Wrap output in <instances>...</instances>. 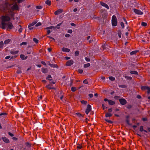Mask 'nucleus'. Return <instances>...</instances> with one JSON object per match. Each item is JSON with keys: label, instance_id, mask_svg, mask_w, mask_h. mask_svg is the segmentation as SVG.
<instances>
[{"label": "nucleus", "instance_id": "1", "mask_svg": "<svg viewBox=\"0 0 150 150\" xmlns=\"http://www.w3.org/2000/svg\"><path fill=\"white\" fill-rule=\"evenodd\" d=\"M1 28L3 29H5L7 26L6 22L10 20V18L7 16H3L1 17Z\"/></svg>", "mask_w": 150, "mask_h": 150}, {"label": "nucleus", "instance_id": "2", "mask_svg": "<svg viewBox=\"0 0 150 150\" xmlns=\"http://www.w3.org/2000/svg\"><path fill=\"white\" fill-rule=\"evenodd\" d=\"M117 21L116 17L115 15H113L112 18V24L113 26H115L117 25Z\"/></svg>", "mask_w": 150, "mask_h": 150}, {"label": "nucleus", "instance_id": "3", "mask_svg": "<svg viewBox=\"0 0 150 150\" xmlns=\"http://www.w3.org/2000/svg\"><path fill=\"white\" fill-rule=\"evenodd\" d=\"M141 88L142 91H146L148 94H149L150 93V87L149 86H142L141 87Z\"/></svg>", "mask_w": 150, "mask_h": 150}, {"label": "nucleus", "instance_id": "4", "mask_svg": "<svg viewBox=\"0 0 150 150\" xmlns=\"http://www.w3.org/2000/svg\"><path fill=\"white\" fill-rule=\"evenodd\" d=\"M133 11L137 15H142L143 14V12L139 9L134 8L133 10Z\"/></svg>", "mask_w": 150, "mask_h": 150}, {"label": "nucleus", "instance_id": "5", "mask_svg": "<svg viewBox=\"0 0 150 150\" xmlns=\"http://www.w3.org/2000/svg\"><path fill=\"white\" fill-rule=\"evenodd\" d=\"M91 106L90 105H87L85 112L86 114H88L89 112L91 111Z\"/></svg>", "mask_w": 150, "mask_h": 150}, {"label": "nucleus", "instance_id": "6", "mask_svg": "<svg viewBox=\"0 0 150 150\" xmlns=\"http://www.w3.org/2000/svg\"><path fill=\"white\" fill-rule=\"evenodd\" d=\"M74 61L72 60L68 61L66 63V65L68 66H70L73 64Z\"/></svg>", "mask_w": 150, "mask_h": 150}, {"label": "nucleus", "instance_id": "7", "mask_svg": "<svg viewBox=\"0 0 150 150\" xmlns=\"http://www.w3.org/2000/svg\"><path fill=\"white\" fill-rule=\"evenodd\" d=\"M63 11L62 9H59L54 12V14L55 15H58L61 13Z\"/></svg>", "mask_w": 150, "mask_h": 150}, {"label": "nucleus", "instance_id": "8", "mask_svg": "<svg viewBox=\"0 0 150 150\" xmlns=\"http://www.w3.org/2000/svg\"><path fill=\"white\" fill-rule=\"evenodd\" d=\"M119 100L120 103L122 105H124L126 103V101L124 99H120Z\"/></svg>", "mask_w": 150, "mask_h": 150}, {"label": "nucleus", "instance_id": "9", "mask_svg": "<svg viewBox=\"0 0 150 150\" xmlns=\"http://www.w3.org/2000/svg\"><path fill=\"white\" fill-rule=\"evenodd\" d=\"M78 88L79 89H80V91L82 90L84 91V90H85L86 89L87 87L85 85H83L81 86L80 87H79Z\"/></svg>", "mask_w": 150, "mask_h": 150}, {"label": "nucleus", "instance_id": "10", "mask_svg": "<svg viewBox=\"0 0 150 150\" xmlns=\"http://www.w3.org/2000/svg\"><path fill=\"white\" fill-rule=\"evenodd\" d=\"M100 5L106 8L107 9H109V7L108 5L106 4V3H104L102 2H100Z\"/></svg>", "mask_w": 150, "mask_h": 150}, {"label": "nucleus", "instance_id": "11", "mask_svg": "<svg viewBox=\"0 0 150 150\" xmlns=\"http://www.w3.org/2000/svg\"><path fill=\"white\" fill-rule=\"evenodd\" d=\"M7 26L6 28L8 27V28L9 29H12L13 28V26L11 23L9 22L7 23Z\"/></svg>", "mask_w": 150, "mask_h": 150}, {"label": "nucleus", "instance_id": "12", "mask_svg": "<svg viewBox=\"0 0 150 150\" xmlns=\"http://www.w3.org/2000/svg\"><path fill=\"white\" fill-rule=\"evenodd\" d=\"M2 139L3 141L6 143H8L10 141L9 140L7 139L6 137H4L2 138Z\"/></svg>", "mask_w": 150, "mask_h": 150}, {"label": "nucleus", "instance_id": "13", "mask_svg": "<svg viewBox=\"0 0 150 150\" xmlns=\"http://www.w3.org/2000/svg\"><path fill=\"white\" fill-rule=\"evenodd\" d=\"M110 47L107 44H104L102 45V48L103 50H107Z\"/></svg>", "mask_w": 150, "mask_h": 150}, {"label": "nucleus", "instance_id": "14", "mask_svg": "<svg viewBox=\"0 0 150 150\" xmlns=\"http://www.w3.org/2000/svg\"><path fill=\"white\" fill-rule=\"evenodd\" d=\"M62 51L66 52H69L70 51V50L69 49L64 47L62 48Z\"/></svg>", "mask_w": 150, "mask_h": 150}, {"label": "nucleus", "instance_id": "15", "mask_svg": "<svg viewBox=\"0 0 150 150\" xmlns=\"http://www.w3.org/2000/svg\"><path fill=\"white\" fill-rule=\"evenodd\" d=\"M12 8L13 10H18L19 8L17 5L14 4L12 7Z\"/></svg>", "mask_w": 150, "mask_h": 150}, {"label": "nucleus", "instance_id": "16", "mask_svg": "<svg viewBox=\"0 0 150 150\" xmlns=\"http://www.w3.org/2000/svg\"><path fill=\"white\" fill-rule=\"evenodd\" d=\"M20 58L22 60H23L27 59L28 57L27 56L25 57L24 54H21L20 55Z\"/></svg>", "mask_w": 150, "mask_h": 150}, {"label": "nucleus", "instance_id": "17", "mask_svg": "<svg viewBox=\"0 0 150 150\" xmlns=\"http://www.w3.org/2000/svg\"><path fill=\"white\" fill-rule=\"evenodd\" d=\"M18 52V51H15L13 50H11L10 51L11 54H17Z\"/></svg>", "mask_w": 150, "mask_h": 150}, {"label": "nucleus", "instance_id": "18", "mask_svg": "<svg viewBox=\"0 0 150 150\" xmlns=\"http://www.w3.org/2000/svg\"><path fill=\"white\" fill-rule=\"evenodd\" d=\"M42 72L43 73H46L47 72V68H42L41 69Z\"/></svg>", "mask_w": 150, "mask_h": 150}, {"label": "nucleus", "instance_id": "19", "mask_svg": "<svg viewBox=\"0 0 150 150\" xmlns=\"http://www.w3.org/2000/svg\"><path fill=\"white\" fill-rule=\"evenodd\" d=\"M108 102L109 104L111 105H113L115 103L114 101L110 100H108Z\"/></svg>", "mask_w": 150, "mask_h": 150}, {"label": "nucleus", "instance_id": "20", "mask_svg": "<svg viewBox=\"0 0 150 150\" xmlns=\"http://www.w3.org/2000/svg\"><path fill=\"white\" fill-rule=\"evenodd\" d=\"M130 73L132 74H134L136 75H138V73L137 71H130Z\"/></svg>", "mask_w": 150, "mask_h": 150}, {"label": "nucleus", "instance_id": "21", "mask_svg": "<svg viewBox=\"0 0 150 150\" xmlns=\"http://www.w3.org/2000/svg\"><path fill=\"white\" fill-rule=\"evenodd\" d=\"M49 65L52 67L54 68H57L58 67V66L57 64H50Z\"/></svg>", "mask_w": 150, "mask_h": 150}, {"label": "nucleus", "instance_id": "22", "mask_svg": "<svg viewBox=\"0 0 150 150\" xmlns=\"http://www.w3.org/2000/svg\"><path fill=\"white\" fill-rule=\"evenodd\" d=\"M45 4L48 5V6H50L51 4V1L47 0L46 1Z\"/></svg>", "mask_w": 150, "mask_h": 150}, {"label": "nucleus", "instance_id": "23", "mask_svg": "<svg viewBox=\"0 0 150 150\" xmlns=\"http://www.w3.org/2000/svg\"><path fill=\"white\" fill-rule=\"evenodd\" d=\"M11 41V39H8L4 41V43L5 44H8Z\"/></svg>", "mask_w": 150, "mask_h": 150}, {"label": "nucleus", "instance_id": "24", "mask_svg": "<svg viewBox=\"0 0 150 150\" xmlns=\"http://www.w3.org/2000/svg\"><path fill=\"white\" fill-rule=\"evenodd\" d=\"M138 52V50L133 51L130 52V55H133L136 54Z\"/></svg>", "mask_w": 150, "mask_h": 150}, {"label": "nucleus", "instance_id": "25", "mask_svg": "<svg viewBox=\"0 0 150 150\" xmlns=\"http://www.w3.org/2000/svg\"><path fill=\"white\" fill-rule=\"evenodd\" d=\"M119 87L122 88H125L127 87V86L125 85H119Z\"/></svg>", "mask_w": 150, "mask_h": 150}, {"label": "nucleus", "instance_id": "26", "mask_svg": "<svg viewBox=\"0 0 150 150\" xmlns=\"http://www.w3.org/2000/svg\"><path fill=\"white\" fill-rule=\"evenodd\" d=\"M36 23V22H33L32 23H31L30 24L28 25V27H32V26H33Z\"/></svg>", "mask_w": 150, "mask_h": 150}, {"label": "nucleus", "instance_id": "27", "mask_svg": "<svg viewBox=\"0 0 150 150\" xmlns=\"http://www.w3.org/2000/svg\"><path fill=\"white\" fill-rule=\"evenodd\" d=\"M90 64L89 63H88L86 64H85L84 65V67L85 68H86L87 67H90Z\"/></svg>", "mask_w": 150, "mask_h": 150}, {"label": "nucleus", "instance_id": "28", "mask_svg": "<svg viewBox=\"0 0 150 150\" xmlns=\"http://www.w3.org/2000/svg\"><path fill=\"white\" fill-rule=\"evenodd\" d=\"M82 145L80 144H78L77 146V148L78 150L81 149V148H82Z\"/></svg>", "mask_w": 150, "mask_h": 150}, {"label": "nucleus", "instance_id": "29", "mask_svg": "<svg viewBox=\"0 0 150 150\" xmlns=\"http://www.w3.org/2000/svg\"><path fill=\"white\" fill-rule=\"evenodd\" d=\"M112 116V114L109 113H108L106 114L105 116L106 117H110Z\"/></svg>", "mask_w": 150, "mask_h": 150}, {"label": "nucleus", "instance_id": "30", "mask_svg": "<svg viewBox=\"0 0 150 150\" xmlns=\"http://www.w3.org/2000/svg\"><path fill=\"white\" fill-rule=\"evenodd\" d=\"M109 78L110 80L112 81H114L115 79L114 77L112 76L109 77Z\"/></svg>", "mask_w": 150, "mask_h": 150}, {"label": "nucleus", "instance_id": "31", "mask_svg": "<svg viewBox=\"0 0 150 150\" xmlns=\"http://www.w3.org/2000/svg\"><path fill=\"white\" fill-rule=\"evenodd\" d=\"M4 45V43L3 41H1L0 42V48H2Z\"/></svg>", "mask_w": 150, "mask_h": 150}, {"label": "nucleus", "instance_id": "32", "mask_svg": "<svg viewBox=\"0 0 150 150\" xmlns=\"http://www.w3.org/2000/svg\"><path fill=\"white\" fill-rule=\"evenodd\" d=\"M51 78H52V76H51V75H48L47 76V79H48V80L50 81H52V79H51Z\"/></svg>", "mask_w": 150, "mask_h": 150}, {"label": "nucleus", "instance_id": "33", "mask_svg": "<svg viewBox=\"0 0 150 150\" xmlns=\"http://www.w3.org/2000/svg\"><path fill=\"white\" fill-rule=\"evenodd\" d=\"M71 90L72 91L74 92L76 91V87H72L71 88Z\"/></svg>", "mask_w": 150, "mask_h": 150}, {"label": "nucleus", "instance_id": "34", "mask_svg": "<svg viewBox=\"0 0 150 150\" xmlns=\"http://www.w3.org/2000/svg\"><path fill=\"white\" fill-rule=\"evenodd\" d=\"M33 40L36 43H38V40L35 38H33Z\"/></svg>", "mask_w": 150, "mask_h": 150}, {"label": "nucleus", "instance_id": "35", "mask_svg": "<svg viewBox=\"0 0 150 150\" xmlns=\"http://www.w3.org/2000/svg\"><path fill=\"white\" fill-rule=\"evenodd\" d=\"M141 25L142 26L145 27L147 25V23L143 22H142Z\"/></svg>", "mask_w": 150, "mask_h": 150}, {"label": "nucleus", "instance_id": "36", "mask_svg": "<svg viewBox=\"0 0 150 150\" xmlns=\"http://www.w3.org/2000/svg\"><path fill=\"white\" fill-rule=\"evenodd\" d=\"M81 102L82 104L85 105L87 104V101L83 100L81 101Z\"/></svg>", "mask_w": 150, "mask_h": 150}, {"label": "nucleus", "instance_id": "37", "mask_svg": "<svg viewBox=\"0 0 150 150\" xmlns=\"http://www.w3.org/2000/svg\"><path fill=\"white\" fill-rule=\"evenodd\" d=\"M54 28V26H51L47 27L45 28V29H47V30H49V29H51L53 28Z\"/></svg>", "mask_w": 150, "mask_h": 150}, {"label": "nucleus", "instance_id": "38", "mask_svg": "<svg viewBox=\"0 0 150 150\" xmlns=\"http://www.w3.org/2000/svg\"><path fill=\"white\" fill-rule=\"evenodd\" d=\"M125 78L129 80H131L132 79V77L131 76H125Z\"/></svg>", "mask_w": 150, "mask_h": 150}, {"label": "nucleus", "instance_id": "39", "mask_svg": "<svg viewBox=\"0 0 150 150\" xmlns=\"http://www.w3.org/2000/svg\"><path fill=\"white\" fill-rule=\"evenodd\" d=\"M79 51H76L75 52V55L76 56H78L79 55Z\"/></svg>", "mask_w": 150, "mask_h": 150}, {"label": "nucleus", "instance_id": "40", "mask_svg": "<svg viewBox=\"0 0 150 150\" xmlns=\"http://www.w3.org/2000/svg\"><path fill=\"white\" fill-rule=\"evenodd\" d=\"M62 24V23H60L58 24L56 26V28H57V29H59L60 28L59 26L61 25Z\"/></svg>", "mask_w": 150, "mask_h": 150}, {"label": "nucleus", "instance_id": "41", "mask_svg": "<svg viewBox=\"0 0 150 150\" xmlns=\"http://www.w3.org/2000/svg\"><path fill=\"white\" fill-rule=\"evenodd\" d=\"M26 145L27 147H29L31 146V144L29 142H27L26 143Z\"/></svg>", "mask_w": 150, "mask_h": 150}, {"label": "nucleus", "instance_id": "42", "mask_svg": "<svg viewBox=\"0 0 150 150\" xmlns=\"http://www.w3.org/2000/svg\"><path fill=\"white\" fill-rule=\"evenodd\" d=\"M120 25H121L122 27V28H124L125 26H124V24L123 22H121L120 23Z\"/></svg>", "mask_w": 150, "mask_h": 150}, {"label": "nucleus", "instance_id": "43", "mask_svg": "<svg viewBox=\"0 0 150 150\" xmlns=\"http://www.w3.org/2000/svg\"><path fill=\"white\" fill-rule=\"evenodd\" d=\"M118 36L120 38L121 36V33L120 31H118Z\"/></svg>", "mask_w": 150, "mask_h": 150}, {"label": "nucleus", "instance_id": "44", "mask_svg": "<svg viewBox=\"0 0 150 150\" xmlns=\"http://www.w3.org/2000/svg\"><path fill=\"white\" fill-rule=\"evenodd\" d=\"M36 7L37 9H41L42 8V7L41 6H37Z\"/></svg>", "mask_w": 150, "mask_h": 150}, {"label": "nucleus", "instance_id": "45", "mask_svg": "<svg viewBox=\"0 0 150 150\" xmlns=\"http://www.w3.org/2000/svg\"><path fill=\"white\" fill-rule=\"evenodd\" d=\"M41 23L39 22L35 25V26L37 27L41 25Z\"/></svg>", "mask_w": 150, "mask_h": 150}, {"label": "nucleus", "instance_id": "46", "mask_svg": "<svg viewBox=\"0 0 150 150\" xmlns=\"http://www.w3.org/2000/svg\"><path fill=\"white\" fill-rule=\"evenodd\" d=\"M83 83L85 84H88V82L86 79H85L83 81Z\"/></svg>", "mask_w": 150, "mask_h": 150}, {"label": "nucleus", "instance_id": "47", "mask_svg": "<svg viewBox=\"0 0 150 150\" xmlns=\"http://www.w3.org/2000/svg\"><path fill=\"white\" fill-rule=\"evenodd\" d=\"M85 59L87 62H90V59L87 57H85Z\"/></svg>", "mask_w": 150, "mask_h": 150}, {"label": "nucleus", "instance_id": "48", "mask_svg": "<svg viewBox=\"0 0 150 150\" xmlns=\"http://www.w3.org/2000/svg\"><path fill=\"white\" fill-rule=\"evenodd\" d=\"M143 126H140V132H142L144 130V129H143Z\"/></svg>", "mask_w": 150, "mask_h": 150}, {"label": "nucleus", "instance_id": "49", "mask_svg": "<svg viewBox=\"0 0 150 150\" xmlns=\"http://www.w3.org/2000/svg\"><path fill=\"white\" fill-rule=\"evenodd\" d=\"M7 114L6 112H3L1 113H0V116L1 115H6Z\"/></svg>", "mask_w": 150, "mask_h": 150}, {"label": "nucleus", "instance_id": "50", "mask_svg": "<svg viewBox=\"0 0 150 150\" xmlns=\"http://www.w3.org/2000/svg\"><path fill=\"white\" fill-rule=\"evenodd\" d=\"M123 18L124 20V21L125 22V24H126L127 25H128L126 19H125V18L124 17H123Z\"/></svg>", "mask_w": 150, "mask_h": 150}, {"label": "nucleus", "instance_id": "51", "mask_svg": "<svg viewBox=\"0 0 150 150\" xmlns=\"http://www.w3.org/2000/svg\"><path fill=\"white\" fill-rule=\"evenodd\" d=\"M8 134L11 137H12L14 136L13 134L11 133L10 132H8Z\"/></svg>", "mask_w": 150, "mask_h": 150}, {"label": "nucleus", "instance_id": "52", "mask_svg": "<svg viewBox=\"0 0 150 150\" xmlns=\"http://www.w3.org/2000/svg\"><path fill=\"white\" fill-rule=\"evenodd\" d=\"M76 114L79 117H81L82 116V115L79 113H77Z\"/></svg>", "mask_w": 150, "mask_h": 150}, {"label": "nucleus", "instance_id": "53", "mask_svg": "<svg viewBox=\"0 0 150 150\" xmlns=\"http://www.w3.org/2000/svg\"><path fill=\"white\" fill-rule=\"evenodd\" d=\"M23 30L22 28L21 27L18 30V31L19 33H21Z\"/></svg>", "mask_w": 150, "mask_h": 150}, {"label": "nucleus", "instance_id": "54", "mask_svg": "<svg viewBox=\"0 0 150 150\" xmlns=\"http://www.w3.org/2000/svg\"><path fill=\"white\" fill-rule=\"evenodd\" d=\"M80 74H82L83 72V71L82 69H79L78 70Z\"/></svg>", "mask_w": 150, "mask_h": 150}, {"label": "nucleus", "instance_id": "55", "mask_svg": "<svg viewBox=\"0 0 150 150\" xmlns=\"http://www.w3.org/2000/svg\"><path fill=\"white\" fill-rule=\"evenodd\" d=\"M26 44H27V43L26 42H23L22 43H21V45H26Z\"/></svg>", "mask_w": 150, "mask_h": 150}, {"label": "nucleus", "instance_id": "56", "mask_svg": "<svg viewBox=\"0 0 150 150\" xmlns=\"http://www.w3.org/2000/svg\"><path fill=\"white\" fill-rule=\"evenodd\" d=\"M68 33H72V30L71 29L69 30L68 31Z\"/></svg>", "mask_w": 150, "mask_h": 150}, {"label": "nucleus", "instance_id": "57", "mask_svg": "<svg viewBox=\"0 0 150 150\" xmlns=\"http://www.w3.org/2000/svg\"><path fill=\"white\" fill-rule=\"evenodd\" d=\"M70 36V35L69 34H66L65 35V37H69Z\"/></svg>", "mask_w": 150, "mask_h": 150}, {"label": "nucleus", "instance_id": "58", "mask_svg": "<svg viewBox=\"0 0 150 150\" xmlns=\"http://www.w3.org/2000/svg\"><path fill=\"white\" fill-rule=\"evenodd\" d=\"M102 107L103 110H105L107 108V107H106V106H105L103 104L102 105Z\"/></svg>", "mask_w": 150, "mask_h": 150}, {"label": "nucleus", "instance_id": "59", "mask_svg": "<svg viewBox=\"0 0 150 150\" xmlns=\"http://www.w3.org/2000/svg\"><path fill=\"white\" fill-rule=\"evenodd\" d=\"M28 28L30 30H33V28L32 27H28Z\"/></svg>", "mask_w": 150, "mask_h": 150}, {"label": "nucleus", "instance_id": "60", "mask_svg": "<svg viewBox=\"0 0 150 150\" xmlns=\"http://www.w3.org/2000/svg\"><path fill=\"white\" fill-rule=\"evenodd\" d=\"M51 81L50 82V83H52L53 84H54L55 83V82L54 81L52 80V81Z\"/></svg>", "mask_w": 150, "mask_h": 150}, {"label": "nucleus", "instance_id": "61", "mask_svg": "<svg viewBox=\"0 0 150 150\" xmlns=\"http://www.w3.org/2000/svg\"><path fill=\"white\" fill-rule=\"evenodd\" d=\"M105 121L106 122H108L110 123H112V121H111L110 120H105Z\"/></svg>", "mask_w": 150, "mask_h": 150}, {"label": "nucleus", "instance_id": "62", "mask_svg": "<svg viewBox=\"0 0 150 150\" xmlns=\"http://www.w3.org/2000/svg\"><path fill=\"white\" fill-rule=\"evenodd\" d=\"M17 72L18 74H21V73L22 71L21 70H18L17 71Z\"/></svg>", "mask_w": 150, "mask_h": 150}, {"label": "nucleus", "instance_id": "63", "mask_svg": "<svg viewBox=\"0 0 150 150\" xmlns=\"http://www.w3.org/2000/svg\"><path fill=\"white\" fill-rule=\"evenodd\" d=\"M11 57L10 56H8L6 57H5V59H8Z\"/></svg>", "mask_w": 150, "mask_h": 150}, {"label": "nucleus", "instance_id": "64", "mask_svg": "<svg viewBox=\"0 0 150 150\" xmlns=\"http://www.w3.org/2000/svg\"><path fill=\"white\" fill-rule=\"evenodd\" d=\"M41 63L43 64V65H46V64L45 63L43 62V61H42L41 62Z\"/></svg>", "mask_w": 150, "mask_h": 150}]
</instances>
